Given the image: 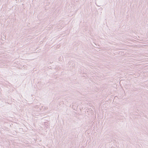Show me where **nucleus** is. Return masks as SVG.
I'll return each instance as SVG.
<instances>
[{"mask_svg": "<svg viewBox=\"0 0 148 148\" xmlns=\"http://www.w3.org/2000/svg\"><path fill=\"white\" fill-rule=\"evenodd\" d=\"M35 108H37L38 109L37 110L38 111H40L41 110L43 109V110H46L48 109V108L47 107L45 106H42L41 107V108H39L38 106V105H36L35 107Z\"/></svg>", "mask_w": 148, "mask_h": 148, "instance_id": "obj_1", "label": "nucleus"}]
</instances>
